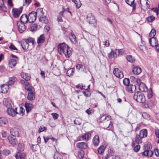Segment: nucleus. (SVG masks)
Segmentation results:
<instances>
[{
    "instance_id": "nucleus-27",
    "label": "nucleus",
    "mask_w": 159,
    "mask_h": 159,
    "mask_svg": "<svg viewBox=\"0 0 159 159\" xmlns=\"http://www.w3.org/2000/svg\"><path fill=\"white\" fill-rule=\"evenodd\" d=\"M25 154L24 153H21L18 152L16 155L15 157L16 159H25Z\"/></svg>"
},
{
    "instance_id": "nucleus-48",
    "label": "nucleus",
    "mask_w": 159,
    "mask_h": 159,
    "mask_svg": "<svg viewBox=\"0 0 159 159\" xmlns=\"http://www.w3.org/2000/svg\"><path fill=\"white\" fill-rule=\"evenodd\" d=\"M76 68L78 70H79L80 68L85 69V67L81 64H78L76 65Z\"/></svg>"
},
{
    "instance_id": "nucleus-45",
    "label": "nucleus",
    "mask_w": 159,
    "mask_h": 159,
    "mask_svg": "<svg viewBox=\"0 0 159 159\" xmlns=\"http://www.w3.org/2000/svg\"><path fill=\"white\" fill-rule=\"evenodd\" d=\"M142 116L145 119H149L150 118V116L146 112H143L142 114Z\"/></svg>"
},
{
    "instance_id": "nucleus-42",
    "label": "nucleus",
    "mask_w": 159,
    "mask_h": 159,
    "mask_svg": "<svg viewBox=\"0 0 159 159\" xmlns=\"http://www.w3.org/2000/svg\"><path fill=\"white\" fill-rule=\"evenodd\" d=\"M133 147L134 151L136 152H138L140 148V145L137 144V145L136 144L135 146Z\"/></svg>"
},
{
    "instance_id": "nucleus-32",
    "label": "nucleus",
    "mask_w": 159,
    "mask_h": 159,
    "mask_svg": "<svg viewBox=\"0 0 159 159\" xmlns=\"http://www.w3.org/2000/svg\"><path fill=\"white\" fill-rule=\"evenodd\" d=\"M21 77L24 79L26 81H28L29 80L30 78V75L28 74H24L21 73Z\"/></svg>"
},
{
    "instance_id": "nucleus-62",
    "label": "nucleus",
    "mask_w": 159,
    "mask_h": 159,
    "mask_svg": "<svg viewBox=\"0 0 159 159\" xmlns=\"http://www.w3.org/2000/svg\"><path fill=\"white\" fill-rule=\"evenodd\" d=\"M155 155L157 157H159V150L155 149L154 150Z\"/></svg>"
},
{
    "instance_id": "nucleus-23",
    "label": "nucleus",
    "mask_w": 159,
    "mask_h": 159,
    "mask_svg": "<svg viewBox=\"0 0 159 159\" xmlns=\"http://www.w3.org/2000/svg\"><path fill=\"white\" fill-rule=\"evenodd\" d=\"M93 142L94 146H98L99 143V138L97 135H95L93 138Z\"/></svg>"
},
{
    "instance_id": "nucleus-59",
    "label": "nucleus",
    "mask_w": 159,
    "mask_h": 159,
    "mask_svg": "<svg viewBox=\"0 0 159 159\" xmlns=\"http://www.w3.org/2000/svg\"><path fill=\"white\" fill-rule=\"evenodd\" d=\"M86 112L87 113L88 115L91 114L92 112H93V109H91L90 108L88 109L86 111Z\"/></svg>"
},
{
    "instance_id": "nucleus-57",
    "label": "nucleus",
    "mask_w": 159,
    "mask_h": 159,
    "mask_svg": "<svg viewBox=\"0 0 159 159\" xmlns=\"http://www.w3.org/2000/svg\"><path fill=\"white\" fill-rule=\"evenodd\" d=\"M38 146V144L37 145H33L31 147V148L33 151L35 152L37 151V147Z\"/></svg>"
},
{
    "instance_id": "nucleus-24",
    "label": "nucleus",
    "mask_w": 159,
    "mask_h": 159,
    "mask_svg": "<svg viewBox=\"0 0 159 159\" xmlns=\"http://www.w3.org/2000/svg\"><path fill=\"white\" fill-rule=\"evenodd\" d=\"M35 93L33 92H29L27 98L29 100L32 101L35 99Z\"/></svg>"
},
{
    "instance_id": "nucleus-41",
    "label": "nucleus",
    "mask_w": 159,
    "mask_h": 159,
    "mask_svg": "<svg viewBox=\"0 0 159 159\" xmlns=\"http://www.w3.org/2000/svg\"><path fill=\"white\" fill-rule=\"evenodd\" d=\"M123 83L124 85L128 86L129 85V80L128 78H125L123 80Z\"/></svg>"
},
{
    "instance_id": "nucleus-11",
    "label": "nucleus",
    "mask_w": 159,
    "mask_h": 159,
    "mask_svg": "<svg viewBox=\"0 0 159 159\" xmlns=\"http://www.w3.org/2000/svg\"><path fill=\"white\" fill-rule=\"evenodd\" d=\"M140 136L139 134H137L136 135L135 138V141H133L131 145L132 147L134 146L136 144V143L139 144V143H142V139L141 137H139Z\"/></svg>"
},
{
    "instance_id": "nucleus-39",
    "label": "nucleus",
    "mask_w": 159,
    "mask_h": 159,
    "mask_svg": "<svg viewBox=\"0 0 159 159\" xmlns=\"http://www.w3.org/2000/svg\"><path fill=\"white\" fill-rule=\"evenodd\" d=\"M156 34V30L154 29H152L151 30V31L150 33L149 36L150 37H151L150 38L151 39L154 38V36Z\"/></svg>"
},
{
    "instance_id": "nucleus-51",
    "label": "nucleus",
    "mask_w": 159,
    "mask_h": 159,
    "mask_svg": "<svg viewBox=\"0 0 159 159\" xmlns=\"http://www.w3.org/2000/svg\"><path fill=\"white\" fill-rule=\"evenodd\" d=\"M125 2L127 4L131 6L134 3V0H125Z\"/></svg>"
},
{
    "instance_id": "nucleus-44",
    "label": "nucleus",
    "mask_w": 159,
    "mask_h": 159,
    "mask_svg": "<svg viewBox=\"0 0 159 159\" xmlns=\"http://www.w3.org/2000/svg\"><path fill=\"white\" fill-rule=\"evenodd\" d=\"M75 3V4L76 5V7L77 8H80L81 5V3L80 1V0H76V1Z\"/></svg>"
},
{
    "instance_id": "nucleus-31",
    "label": "nucleus",
    "mask_w": 159,
    "mask_h": 159,
    "mask_svg": "<svg viewBox=\"0 0 159 159\" xmlns=\"http://www.w3.org/2000/svg\"><path fill=\"white\" fill-rule=\"evenodd\" d=\"M7 120L4 117H0V125L4 126L7 122Z\"/></svg>"
},
{
    "instance_id": "nucleus-33",
    "label": "nucleus",
    "mask_w": 159,
    "mask_h": 159,
    "mask_svg": "<svg viewBox=\"0 0 159 159\" xmlns=\"http://www.w3.org/2000/svg\"><path fill=\"white\" fill-rule=\"evenodd\" d=\"M126 58L127 61L131 63L134 62L135 61V59L131 55H127Z\"/></svg>"
},
{
    "instance_id": "nucleus-8",
    "label": "nucleus",
    "mask_w": 159,
    "mask_h": 159,
    "mask_svg": "<svg viewBox=\"0 0 159 159\" xmlns=\"http://www.w3.org/2000/svg\"><path fill=\"white\" fill-rule=\"evenodd\" d=\"M7 112L8 115L13 117L15 116L16 114H18L17 112V108L13 109L12 107L7 109Z\"/></svg>"
},
{
    "instance_id": "nucleus-40",
    "label": "nucleus",
    "mask_w": 159,
    "mask_h": 159,
    "mask_svg": "<svg viewBox=\"0 0 159 159\" xmlns=\"http://www.w3.org/2000/svg\"><path fill=\"white\" fill-rule=\"evenodd\" d=\"M74 68L70 69H69L66 72L67 75L69 76L72 75L74 72Z\"/></svg>"
},
{
    "instance_id": "nucleus-20",
    "label": "nucleus",
    "mask_w": 159,
    "mask_h": 159,
    "mask_svg": "<svg viewBox=\"0 0 159 159\" xmlns=\"http://www.w3.org/2000/svg\"><path fill=\"white\" fill-rule=\"evenodd\" d=\"M126 89L129 92L133 93L136 90V86L135 85L130 84L126 87Z\"/></svg>"
},
{
    "instance_id": "nucleus-4",
    "label": "nucleus",
    "mask_w": 159,
    "mask_h": 159,
    "mask_svg": "<svg viewBox=\"0 0 159 159\" xmlns=\"http://www.w3.org/2000/svg\"><path fill=\"white\" fill-rule=\"evenodd\" d=\"M86 18L87 21L89 22V24L92 25L93 26H96L97 25V21L91 13L88 14L87 15Z\"/></svg>"
},
{
    "instance_id": "nucleus-6",
    "label": "nucleus",
    "mask_w": 159,
    "mask_h": 159,
    "mask_svg": "<svg viewBox=\"0 0 159 159\" xmlns=\"http://www.w3.org/2000/svg\"><path fill=\"white\" fill-rule=\"evenodd\" d=\"M144 152L142 153L143 156L151 157L153 153L152 151L149 149L147 146L144 145L143 146Z\"/></svg>"
},
{
    "instance_id": "nucleus-35",
    "label": "nucleus",
    "mask_w": 159,
    "mask_h": 159,
    "mask_svg": "<svg viewBox=\"0 0 159 159\" xmlns=\"http://www.w3.org/2000/svg\"><path fill=\"white\" fill-rule=\"evenodd\" d=\"M21 45L22 48L24 49H26L28 48L29 47V44L25 41V42H22L21 43Z\"/></svg>"
},
{
    "instance_id": "nucleus-10",
    "label": "nucleus",
    "mask_w": 159,
    "mask_h": 159,
    "mask_svg": "<svg viewBox=\"0 0 159 159\" xmlns=\"http://www.w3.org/2000/svg\"><path fill=\"white\" fill-rule=\"evenodd\" d=\"M92 133V131L87 132L84 135L81 136L80 138L82 139L83 140H85L86 142H87L90 138Z\"/></svg>"
},
{
    "instance_id": "nucleus-7",
    "label": "nucleus",
    "mask_w": 159,
    "mask_h": 159,
    "mask_svg": "<svg viewBox=\"0 0 159 159\" xmlns=\"http://www.w3.org/2000/svg\"><path fill=\"white\" fill-rule=\"evenodd\" d=\"M3 103L5 106L8 109V108L12 107V103L10 98H4Z\"/></svg>"
},
{
    "instance_id": "nucleus-49",
    "label": "nucleus",
    "mask_w": 159,
    "mask_h": 159,
    "mask_svg": "<svg viewBox=\"0 0 159 159\" xmlns=\"http://www.w3.org/2000/svg\"><path fill=\"white\" fill-rule=\"evenodd\" d=\"M51 115L54 120L57 119L59 117V115L56 113H52Z\"/></svg>"
},
{
    "instance_id": "nucleus-13",
    "label": "nucleus",
    "mask_w": 159,
    "mask_h": 159,
    "mask_svg": "<svg viewBox=\"0 0 159 159\" xmlns=\"http://www.w3.org/2000/svg\"><path fill=\"white\" fill-rule=\"evenodd\" d=\"M150 44L153 47L157 48L158 46V42L156 38L152 39H149V40Z\"/></svg>"
},
{
    "instance_id": "nucleus-50",
    "label": "nucleus",
    "mask_w": 159,
    "mask_h": 159,
    "mask_svg": "<svg viewBox=\"0 0 159 159\" xmlns=\"http://www.w3.org/2000/svg\"><path fill=\"white\" fill-rule=\"evenodd\" d=\"M0 9L2 11L4 12H6L7 11V8L5 6L3 3L0 6Z\"/></svg>"
},
{
    "instance_id": "nucleus-28",
    "label": "nucleus",
    "mask_w": 159,
    "mask_h": 159,
    "mask_svg": "<svg viewBox=\"0 0 159 159\" xmlns=\"http://www.w3.org/2000/svg\"><path fill=\"white\" fill-rule=\"evenodd\" d=\"M45 37L44 34H41L38 39L37 42L38 44L43 43L45 41Z\"/></svg>"
},
{
    "instance_id": "nucleus-61",
    "label": "nucleus",
    "mask_w": 159,
    "mask_h": 159,
    "mask_svg": "<svg viewBox=\"0 0 159 159\" xmlns=\"http://www.w3.org/2000/svg\"><path fill=\"white\" fill-rule=\"evenodd\" d=\"M78 156L80 158L83 159L84 157V153L83 151L79 153Z\"/></svg>"
},
{
    "instance_id": "nucleus-22",
    "label": "nucleus",
    "mask_w": 159,
    "mask_h": 159,
    "mask_svg": "<svg viewBox=\"0 0 159 159\" xmlns=\"http://www.w3.org/2000/svg\"><path fill=\"white\" fill-rule=\"evenodd\" d=\"M12 12L13 15L15 18L18 17L20 14L21 13V10H19V9L16 8H13V9Z\"/></svg>"
},
{
    "instance_id": "nucleus-26",
    "label": "nucleus",
    "mask_w": 159,
    "mask_h": 159,
    "mask_svg": "<svg viewBox=\"0 0 159 159\" xmlns=\"http://www.w3.org/2000/svg\"><path fill=\"white\" fill-rule=\"evenodd\" d=\"M147 135V130L146 129H143L141 130L140 131L139 137L143 138L146 137Z\"/></svg>"
},
{
    "instance_id": "nucleus-38",
    "label": "nucleus",
    "mask_w": 159,
    "mask_h": 159,
    "mask_svg": "<svg viewBox=\"0 0 159 159\" xmlns=\"http://www.w3.org/2000/svg\"><path fill=\"white\" fill-rule=\"evenodd\" d=\"M105 148L104 146H100L98 149V152L99 154H102L104 152Z\"/></svg>"
},
{
    "instance_id": "nucleus-16",
    "label": "nucleus",
    "mask_w": 159,
    "mask_h": 159,
    "mask_svg": "<svg viewBox=\"0 0 159 159\" xmlns=\"http://www.w3.org/2000/svg\"><path fill=\"white\" fill-rule=\"evenodd\" d=\"M8 139L9 143L12 145H16L17 143V140L16 136H10L8 137Z\"/></svg>"
},
{
    "instance_id": "nucleus-54",
    "label": "nucleus",
    "mask_w": 159,
    "mask_h": 159,
    "mask_svg": "<svg viewBox=\"0 0 159 159\" xmlns=\"http://www.w3.org/2000/svg\"><path fill=\"white\" fill-rule=\"evenodd\" d=\"M153 103V102L152 101L149 100L147 102L146 104L147 105V107H148L149 106H152Z\"/></svg>"
},
{
    "instance_id": "nucleus-1",
    "label": "nucleus",
    "mask_w": 159,
    "mask_h": 159,
    "mask_svg": "<svg viewBox=\"0 0 159 159\" xmlns=\"http://www.w3.org/2000/svg\"><path fill=\"white\" fill-rule=\"evenodd\" d=\"M58 51L59 54H64L66 57H69L70 55L71 52L68 45L65 43L59 44L58 46Z\"/></svg>"
},
{
    "instance_id": "nucleus-34",
    "label": "nucleus",
    "mask_w": 159,
    "mask_h": 159,
    "mask_svg": "<svg viewBox=\"0 0 159 159\" xmlns=\"http://www.w3.org/2000/svg\"><path fill=\"white\" fill-rule=\"evenodd\" d=\"M117 56V53H116V52H114L113 51H112L108 55V57L110 59L113 57H116Z\"/></svg>"
},
{
    "instance_id": "nucleus-29",
    "label": "nucleus",
    "mask_w": 159,
    "mask_h": 159,
    "mask_svg": "<svg viewBox=\"0 0 159 159\" xmlns=\"http://www.w3.org/2000/svg\"><path fill=\"white\" fill-rule=\"evenodd\" d=\"M16 63L17 61L16 60L13 59H11L9 61V66L11 68H13L16 66Z\"/></svg>"
},
{
    "instance_id": "nucleus-12",
    "label": "nucleus",
    "mask_w": 159,
    "mask_h": 159,
    "mask_svg": "<svg viewBox=\"0 0 159 159\" xmlns=\"http://www.w3.org/2000/svg\"><path fill=\"white\" fill-rule=\"evenodd\" d=\"M9 89V86L7 84H3L0 86V92L5 93L7 92Z\"/></svg>"
},
{
    "instance_id": "nucleus-63",
    "label": "nucleus",
    "mask_w": 159,
    "mask_h": 159,
    "mask_svg": "<svg viewBox=\"0 0 159 159\" xmlns=\"http://www.w3.org/2000/svg\"><path fill=\"white\" fill-rule=\"evenodd\" d=\"M155 133L156 137L159 139V129H156L155 130Z\"/></svg>"
},
{
    "instance_id": "nucleus-21",
    "label": "nucleus",
    "mask_w": 159,
    "mask_h": 159,
    "mask_svg": "<svg viewBox=\"0 0 159 159\" xmlns=\"http://www.w3.org/2000/svg\"><path fill=\"white\" fill-rule=\"evenodd\" d=\"M25 107L26 111L27 113L29 112L33 108V105L30 103L26 102L25 104Z\"/></svg>"
},
{
    "instance_id": "nucleus-64",
    "label": "nucleus",
    "mask_w": 159,
    "mask_h": 159,
    "mask_svg": "<svg viewBox=\"0 0 159 159\" xmlns=\"http://www.w3.org/2000/svg\"><path fill=\"white\" fill-rule=\"evenodd\" d=\"M74 123L75 124L78 125H80L81 124V122L77 119L74 120Z\"/></svg>"
},
{
    "instance_id": "nucleus-56",
    "label": "nucleus",
    "mask_w": 159,
    "mask_h": 159,
    "mask_svg": "<svg viewBox=\"0 0 159 159\" xmlns=\"http://www.w3.org/2000/svg\"><path fill=\"white\" fill-rule=\"evenodd\" d=\"M63 17V15H60V14H59L57 19L58 21L59 22H62L63 21V20L62 19V17Z\"/></svg>"
},
{
    "instance_id": "nucleus-47",
    "label": "nucleus",
    "mask_w": 159,
    "mask_h": 159,
    "mask_svg": "<svg viewBox=\"0 0 159 159\" xmlns=\"http://www.w3.org/2000/svg\"><path fill=\"white\" fill-rule=\"evenodd\" d=\"M29 44V43H32L33 44L34 42V39L33 38H30L27 39L25 40Z\"/></svg>"
},
{
    "instance_id": "nucleus-55",
    "label": "nucleus",
    "mask_w": 159,
    "mask_h": 159,
    "mask_svg": "<svg viewBox=\"0 0 159 159\" xmlns=\"http://www.w3.org/2000/svg\"><path fill=\"white\" fill-rule=\"evenodd\" d=\"M116 52H117L118 55H122L124 53V50L123 49H120L118 50L116 49Z\"/></svg>"
},
{
    "instance_id": "nucleus-19",
    "label": "nucleus",
    "mask_w": 159,
    "mask_h": 159,
    "mask_svg": "<svg viewBox=\"0 0 159 159\" xmlns=\"http://www.w3.org/2000/svg\"><path fill=\"white\" fill-rule=\"evenodd\" d=\"M20 20L21 22V23L24 24L25 23H26L28 21H29L28 16L24 14L20 17Z\"/></svg>"
},
{
    "instance_id": "nucleus-60",
    "label": "nucleus",
    "mask_w": 159,
    "mask_h": 159,
    "mask_svg": "<svg viewBox=\"0 0 159 159\" xmlns=\"http://www.w3.org/2000/svg\"><path fill=\"white\" fill-rule=\"evenodd\" d=\"M9 48L11 50H17V48L13 44L9 46Z\"/></svg>"
},
{
    "instance_id": "nucleus-15",
    "label": "nucleus",
    "mask_w": 159,
    "mask_h": 159,
    "mask_svg": "<svg viewBox=\"0 0 159 159\" xmlns=\"http://www.w3.org/2000/svg\"><path fill=\"white\" fill-rule=\"evenodd\" d=\"M10 133L11 136H19V131L17 128H13L11 129L10 130Z\"/></svg>"
},
{
    "instance_id": "nucleus-53",
    "label": "nucleus",
    "mask_w": 159,
    "mask_h": 159,
    "mask_svg": "<svg viewBox=\"0 0 159 159\" xmlns=\"http://www.w3.org/2000/svg\"><path fill=\"white\" fill-rule=\"evenodd\" d=\"M76 87L77 88L80 89L82 90L85 89V86H83V85L80 84H78L76 85Z\"/></svg>"
},
{
    "instance_id": "nucleus-46",
    "label": "nucleus",
    "mask_w": 159,
    "mask_h": 159,
    "mask_svg": "<svg viewBox=\"0 0 159 159\" xmlns=\"http://www.w3.org/2000/svg\"><path fill=\"white\" fill-rule=\"evenodd\" d=\"M155 19V17L153 16H148L147 18V20L148 22H152Z\"/></svg>"
},
{
    "instance_id": "nucleus-3",
    "label": "nucleus",
    "mask_w": 159,
    "mask_h": 159,
    "mask_svg": "<svg viewBox=\"0 0 159 159\" xmlns=\"http://www.w3.org/2000/svg\"><path fill=\"white\" fill-rule=\"evenodd\" d=\"M134 99L140 103H144L145 102V98L144 95L140 91H138L134 93Z\"/></svg>"
},
{
    "instance_id": "nucleus-43",
    "label": "nucleus",
    "mask_w": 159,
    "mask_h": 159,
    "mask_svg": "<svg viewBox=\"0 0 159 159\" xmlns=\"http://www.w3.org/2000/svg\"><path fill=\"white\" fill-rule=\"evenodd\" d=\"M18 149L20 151H23L24 150V148L22 144L19 143L18 145Z\"/></svg>"
},
{
    "instance_id": "nucleus-17",
    "label": "nucleus",
    "mask_w": 159,
    "mask_h": 159,
    "mask_svg": "<svg viewBox=\"0 0 159 159\" xmlns=\"http://www.w3.org/2000/svg\"><path fill=\"white\" fill-rule=\"evenodd\" d=\"M139 90L142 92H146L148 90V88L145 84L143 83H140L139 84Z\"/></svg>"
},
{
    "instance_id": "nucleus-2",
    "label": "nucleus",
    "mask_w": 159,
    "mask_h": 159,
    "mask_svg": "<svg viewBox=\"0 0 159 159\" xmlns=\"http://www.w3.org/2000/svg\"><path fill=\"white\" fill-rule=\"evenodd\" d=\"M37 17L39 18V21L45 24H47L48 22V18L46 17V11H43L42 8L37 9Z\"/></svg>"
},
{
    "instance_id": "nucleus-14",
    "label": "nucleus",
    "mask_w": 159,
    "mask_h": 159,
    "mask_svg": "<svg viewBox=\"0 0 159 159\" xmlns=\"http://www.w3.org/2000/svg\"><path fill=\"white\" fill-rule=\"evenodd\" d=\"M132 71L134 74L139 75L141 73L142 69L140 67L135 66L133 68Z\"/></svg>"
},
{
    "instance_id": "nucleus-36",
    "label": "nucleus",
    "mask_w": 159,
    "mask_h": 159,
    "mask_svg": "<svg viewBox=\"0 0 159 159\" xmlns=\"http://www.w3.org/2000/svg\"><path fill=\"white\" fill-rule=\"evenodd\" d=\"M17 79L16 77H13L10 78L9 81L8 82L9 85H11L13 84L14 82L17 80Z\"/></svg>"
},
{
    "instance_id": "nucleus-52",
    "label": "nucleus",
    "mask_w": 159,
    "mask_h": 159,
    "mask_svg": "<svg viewBox=\"0 0 159 159\" xmlns=\"http://www.w3.org/2000/svg\"><path fill=\"white\" fill-rule=\"evenodd\" d=\"M148 98H151L153 96V93L152 90V89H150L148 93Z\"/></svg>"
},
{
    "instance_id": "nucleus-9",
    "label": "nucleus",
    "mask_w": 159,
    "mask_h": 159,
    "mask_svg": "<svg viewBox=\"0 0 159 159\" xmlns=\"http://www.w3.org/2000/svg\"><path fill=\"white\" fill-rule=\"evenodd\" d=\"M113 73L116 77L119 78H122L124 77L123 73L118 68H116L114 70Z\"/></svg>"
},
{
    "instance_id": "nucleus-37",
    "label": "nucleus",
    "mask_w": 159,
    "mask_h": 159,
    "mask_svg": "<svg viewBox=\"0 0 159 159\" xmlns=\"http://www.w3.org/2000/svg\"><path fill=\"white\" fill-rule=\"evenodd\" d=\"M54 159H63L62 155L56 152L54 156Z\"/></svg>"
},
{
    "instance_id": "nucleus-30",
    "label": "nucleus",
    "mask_w": 159,
    "mask_h": 159,
    "mask_svg": "<svg viewBox=\"0 0 159 159\" xmlns=\"http://www.w3.org/2000/svg\"><path fill=\"white\" fill-rule=\"evenodd\" d=\"M70 40L71 42L73 44H75L77 43L76 41V37L75 35L74 34L73 32H71L70 33Z\"/></svg>"
},
{
    "instance_id": "nucleus-18",
    "label": "nucleus",
    "mask_w": 159,
    "mask_h": 159,
    "mask_svg": "<svg viewBox=\"0 0 159 159\" xmlns=\"http://www.w3.org/2000/svg\"><path fill=\"white\" fill-rule=\"evenodd\" d=\"M76 146L81 149H84L87 148V144L85 142L78 143H77Z\"/></svg>"
},
{
    "instance_id": "nucleus-5",
    "label": "nucleus",
    "mask_w": 159,
    "mask_h": 159,
    "mask_svg": "<svg viewBox=\"0 0 159 159\" xmlns=\"http://www.w3.org/2000/svg\"><path fill=\"white\" fill-rule=\"evenodd\" d=\"M37 11L36 10V12L33 11L30 13L28 15L29 21L31 23L34 22L37 17Z\"/></svg>"
},
{
    "instance_id": "nucleus-58",
    "label": "nucleus",
    "mask_w": 159,
    "mask_h": 159,
    "mask_svg": "<svg viewBox=\"0 0 159 159\" xmlns=\"http://www.w3.org/2000/svg\"><path fill=\"white\" fill-rule=\"evenodd\" d=\"M46 129V128L44 126H40L39 129V132L40 133L43 132Z\"/></svg>"
},
{
    "instance_id": "nucleus-25",
    "label": "nucleus",
    "mask_w": 159,
    "mask_h": 159,
    "mask_svg": "<svg viewBox=\"0 0 159 159\" xmlns=\"http://www.w3.org/2000/svg\"><path fill=\"white\" fill-rule=\"evenodd\" d=\"M17 25H18V23H17ZM18 30L20 33H23L26 29L25 25L22 23L18 25Z\"/></svg>"
}]
</instances>
